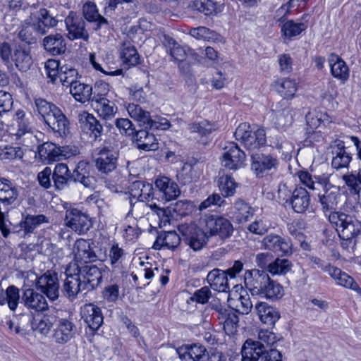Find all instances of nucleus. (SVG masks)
Listing matches in <instances>:
<instances>
[{
	"label": "nucleus",
	"mask_w": 361,
	"mask_h": 361,
	"mask_svg": "<svg viewBox=\"0 0 361 361\" xmlns=\"http://www.w3.org/2000/svg\"><path fill=\"white\" fill-rule=\"evenodd\" d=\"M35 104L39 115L44 123L54 133L59 134L61 137H66L69 134V121L57 106L42 98L35 99Z\"/></svg>",
	"instance_id": "nucleus-1"
},
{
	"label": "nucleus",
	"mask_w": 361,
	"mask_h": 361,
	"mask_svg": "<svg viewBox=\"0 0 361 361\" xmlns=\"http://www.w3.org/2000/svg\"><path fill=\"white\" fill-rule=\"evenodd\" d=\"M329 221L343 240V247H348L353 239L361 234V221L354 215L343 212H331Z\"/></svg>",
	"instance_id": "nucleus-2"
},
{
	"label": "nucleus",
	"mask_w": 361,
	"mask_h": 361,
	"mask_svg": "<svg viewBox=\"0 0 361 361\" xmlns=\"http://www.w3.org/2000/svg\"><path fill=\"white\" fill-rule=\"evenodd\" d=\"M69 272L77 274L86 291L98 287L103 278L102 270L96 265L91 264H79L77 262H71L69 264Z\"/></svg>",
	"instance_id": "nucleus-3"
},
{
	"label": "nucleus",
	"mask_w": 361,
	"mask_h": 361,
	"mask_svg": "<svg viewBox=\"0 0 361 361\" xmlns=\"http://www.w3.org/2000/svg\"><path fill=\"white\" fill-rule=\"evenodd\" d=\"M118 149L117 146L105 141L95 151L94 161L97 169L103 173L113 171L117 166Z\"/></svg>",
	"instance_id": "nucleus-4"
},
{
	"label": "nucleus",
	"mask_w": 361,
	"mask_h": 361,
	"mask_svg": "<svg viewBox=\"0 0 361 361\" xmlns=\"http://www.w3.org/2000/svg\"><path fill=\"white\" fill-rule=\"evenodd\" d=\"M126 109L132 118L139 122L140 125L146 128L164 130L169 129L171 126L169 121L166 118L157 117L152 119L149 111L134 103L128 104Z\"/></svg>",
	"instance_id": "nucleus-5"
},
{
	"label": "nucleus",
	"mask_w": 361,
	"mask_h": 361,
	"mask_svg": "<svg viewBox=\"0 0 361 361\" xmlns=\"http://www.w3.org/2000/svg\"><path fill=\"white\" fill-rule=\"evenodd\" d=\"M18 188L8 179L0 178V202L6 206L12 204L18 197ZM0 232L3 237L7 238L11 231L6 224L5 214L0 211Z\"/></svg>",
	"instance_id": "nucleus-6"
},
{
	"label": "nucleus",
	"mask_w": 361,
	"mask_h": 361,
	"mask_svg": "<svg viewBox=\"0 0 361 361\" xmlns=\"http://www.w3.org/2000/svg\"><path fill=\"white\" fill-rule=\"evenodd\" d=\"M247 123H240L235 130V137L240 140L249 149H255L266 144V133L263 128H258L255 131L250 130Z\"/></svg>",
	"instance_id": "nucleus-7"
},
{
	"label": "nucleus",
	"mask_w": 361,
	"mask_h": 361,
	"mask_svg": "<svg viewBox=\"0 0 361 361\" xmlns=\"http://www.w3.org/2000/svg\"><path fill=\"white\" fill-rule=\"evenodd\" d=\"M183 240L194 250H200L207 243V236L204 231L194 223H184L178 226Z\"/></svg>",
	"instance_id": "nucleus-8"
},
{
	"label": "nucleus",
	"mask_w": 361,
	"mask_h": 361,
	"mask_svg": "<svg viewBox=\"0 0 361 361\" xmlns=\"http://www.w3.org/2000/svg\"><path fill=\"white\" fill-rule=\"evenodd\" d=\"M279 160L276 156L270 154L256 152L251 155V170L258 178H262L269 172L276 171Z\"/></svg>",
	"instance_id": "nucleus-9"
},
{
	"label": "nucleus",
	"mask_w": 361,
	"mask_h": 361,
	"mask_svg": "<svg viewBox=\"0 0 361 361\" xmlns=\"http://www.w3.org/2000/svg\"><path fill=\"white\" fill-rule=\"evenodd\" d=\"M64 221L66 226L80 235L86 233L92 226L89 215L75 208L66 211Z\"/></svg>",
	"instance_id": "nucleus-10"
},
{
	"label": "nucleus",
	"mask_w": 361,
	"mask_h": 361,
	"mask_svg": "<svg viewBox=\"0 0 361 361\" xmlns=\"http://www.w3.org/2000/svg\"><path fill=\"white\" fill-rule=\"evenodd\" d=\"M77 327L71 319L62 318L56 320L51 334L52 341L57 345H65L73 339Z\"/></svg>",
	"instance_id": "nucleus-11"
},
{
	"label": "nucleus",
	"mask_w": 361,
	"mask_h": 361,
	"mask_svg": "<svg viewBox=\"0 0 361 361\" xmlns=\"http://www.w3.org/2000/svg\"><path fill=\"white\" fill-rule=\"evenodd\" d=\"M245 159V152L235 143L231 142L224 148L221 164L224 168L236 171L244 166Z\"/></svg>",
	"instance_id": "nucleus-12"
},
{
	"label": "nucleus",
	"mask_w": 361,
	"mask_h": 361,
	"mask_svg": "<svg viewBox=\"0 0 361 361\" xmlns=\"http://www.w3.org/2000/svg\"><path fill=\"white\" fill-rule=\"evenodd\" d=\"M64 22L70 39H82L87 41L89 39V33L85 28V20L75 12L70 11L65 18Z\"/></svg>",
	"instance_id": "nucleus-13"
},
{
	"label": "nucleus",
	"mask_w": 361,
	"mask_h": 361,
	"mask_svg": "<svg viewBox=\"0 0 361 361\" xmlns=\"http://www.w3.org/2000/svg\"><path fill=\"white\" fill-rule=\"evenodd\" d=\"M262 246L266 250L281 255L288 256L293 253L290 240L274 233L266 235L262 241Z\"/></svg>",
	"instance_id": "nucleus-14"
},
{
	"label": "nucleus",
	"mask_w": 361,
	"mask_h": 361,
	"mask_svg": "<svg viewBox=\"0 0 361 361\" xmlns=\"http://www.w3.org/2000/svg\"><path fill=\"white\" fill-rule=\"evenodd\" d=\"M269 280L268 274L259 269L247 271L244 276L245 285L252 295H260Z\"/></svg>",
	"instance_id": "nucleus-15"
},
{
	"label": "nucleus",
	"mask_w": 361,
	"mask_h": 361,
	"mask_svg": "<svg viewBox=\"0 0 361 361\" xmlns=\"http://www.w3.org/2000/svg\"><path fill=\"white\" fill-rule=\"evenodd\" d=\"M205 225L212 235H217L221 238L231 235L233 227L230 221L223 216L211 215L205 220Z\"/></svg>",
	"instance_id": "nucleus-16"
},
{
	"label": "nucleus",
	"mask_w": 361,
	"mask_h": 361,
	"mask_svg": "<svg viewBox=\"0 0 361 361\" xmlns=\"http://www.w3.org/2000/svg\"><path fill=\"white\" fill-rule=\"evenodd\" d=\"M36 287L50 300H55L59 294V283L56 273L47 271L37 279Z\"/></svg>",
	"instance_id": "nucleus-17"
},
{
	"label": "nucleus",
	"mask_w": 361,
	"mask_h": 361,
	"mask_svg": "<svg viewBox=\"0 0 361 361\" xmlns=\"http://www.w3.org/2000/svg\"><path fill=\"white\" fill-rule=\"evenodd\" d=\"M154 184L159 192V197L164 203L176 199L180 194L178 184L169 177H158Z\"/></svg>",
	"instance_id": "nucleus-18"
},
{
	"label": "nucleus",
	"mask_w": 361,
	"mask_h": 361,
	"mask_svg": "<svg viewBox=\"0 0 361 361\" xmlns=\"http://www.w3.org/2000/svg\"><path fill=\"white\" fill-rule=\"evenodd\" d=\"M35 20L32 23V27L39 35H44L47 29L56 27L62 18L58 16L52 15L46 8H41L35 15Z\"/></svg>",
	"instance_id": "nucleus-19"
},
{
	"label": "nucleus",
	"mask_w": 361,
	"mask_h": 361,
	"mask_svg": "<svg viewBox=\"0 0 361 361\" xmlns=\"http://www.w3.org/2000/svg\"><path fill=\"white\" fill-rule=\"evenodd\" d=\"M180 358L185 361H209V354L204 345H185L177 349Z\"/></svg>",
	"instance_id": "nucleus-20"
},
{
	"label": "nucleus",
	"mask_w": 361,
	"mask_h": 361,
	"mask_svg": "<svg viewBox=\"0 0 361 361\" xmlns=\"http://www.w3.org/2000/svg\"><path fill=\"white\" fill-rule=\"evenodd\" d=\"M80 315L85 323L92 331H97L103 324L101 309L94 304H86L81 307Z\"/></svg>",
	"instance_id": "nucleus-21"
},
{
	"label": "nucleus",
	"mask_w": 361,
	"mask_h": 361,
	"mask_svg": "<svg viewBox=\"0 0 361 361\" xmlns=\"http://www.w3.org/2000/svg\"><path fill=\"white\" fill-rule=\"evenodd\" d=\"M75 261L79 264H87L97 259V255L90 246V243L85 239H78L73 247Z\"/></svg>",
	"instance_id": "nucleus-22"
},
{
	"label": "nucleus",
	"mask_w": 361,
	"mask_h": 361,
	"mask_svg": "<svg viewBox=\"0 0 361 361\" xmlns=\"http://www.w3.org/2000/svg\"><path fill=\"white\" fill-rule=\"evenodd\" d=\"M65 273L66 278L64 280L62 291L69 300H73L80 292L86 291V288L82 286V283L76 273L69 272V265Z\"/></svg>",
	"instance_id": "nucleus-23"
},
{
	"label": "nucleus",
	"mask_w": 361,
	"mask_h": 361,
	"mask_svg": "<svg viewBox=\"0 0 361 361\" xmlns=\"http://www.w3.org/2000/svg\"><path fill=\"white\" fill-rule=\"evenodd\" d=\"M80 122L84 132L93 140H100L103 127L100 122L92 114L83 112L80 115Z\"/></svg>",
	"instance_id": "nucleus-24"
},
{
	"label": "nucleus",
	"mask_w": 361,
	"mask_h": 361,
	"mask_svg": "<svg viewBox=\"0 0 361 361\" xmlns=\"http://www.w3.org/2000/svg\"><path fill=\"white\" fill-rule=\"evenodd\" d=\"M32 115L23 109H18L14 116L17 130L15 133L17 139L23 136H32V127L31 125Z\"/></svg>",
	"instance_id": "nucleus-25"
},
{
	"label": "nucleus",
	"mask_w": 361,
	"mask_h": 361,
	"mask_svg": "<svg viewBox=\"0 0 361 361\" xmlns=\"http://www.w3.org/2000/svg\"><path fill=\"white\" fill-rule=\"evenodd\" d=\"M292 209L297 213H304L310 207V196L307 190L302 187H295L293 190L289 202Z\"/></svg>",
	"instance_id": "nucleus-26"
},
{
	"label": "nucleus",
	"mask_w": 361,
	"mask_h": 361,
	"mask_svg": "<svg viewBox=\"0 0 361 361\" xmlns=\"http://www.w3.org/2000/svg\"><path fill=\"white\" fill-rule=\"evenodd\" d=\"M43 46L47 51L54 56L63 54L66 49V39L61 33L51 34L45 37Z\"/></svg>",
	"instance_id": "nucleus-27"
},
{
	"label": "nucleus",
	"mask_w": 361,
	"mask_h": 361,
	"mask_svg": "<svg viewBox=\"0 0 361 361\" xmlns=\"http://www.w3.org/2000/svg\"><path fill=\"white\" fill-rule=\"evenodd\" d=\"M331 75L338 80L345 82L349 78V68L345 62L337 54H331L328 58Z\"/></svg>",
	"instance_id": "nucleus-28"
},
{
	"label": "nucleus",
	"mask_w": 361,
	"mask_h": 361,
	"mask_svg": "<svg viewBox=\"0 0 361 361\" xmlns=\"http://www.w3.org/2000/svg\"><path fill=\"white\" fill-rule=\"evenodd\" d=\"M207 281L214 290L226 292L229 289L227 274L219 269L210 271L207 274Z\"/></svg>",
	"instance_id": "nucleus-29"
},
{
	"label": "nucleus",
	"mask_w": 361,
	"mask_h": 361,
	"mask_svg": "<svg viewBox=\"0 0 361 361\" xmlns=\"http://www.w3.org/2000/svg\"><path fill=\"white\" fill-rule=\"evenodd\" d=\"M153 193L152 185L142 180L133 182L130 186V204L132 198L140 202L149 201Z\"/></svg>",
	"instance_id": "nucleus-30"
},
{
	"label": "nucleus",
	"mask_w": 361,
	"mask_h": 361,
	"mask_svg": "<svg viewBox=\"0 0 361 361\" xmlns=\"http://www.w3.org/2000/svg\"><path fill=\"white\" fill-rule=\"evenodd\" d=\"M219 323L223 324V328L228 335L234 334L238 326V317L231 310L221 308L218 311Z\"/></svg>",
	"instance_id": "nucleus-31"
},
{
	"label": "nucleus",
	"mask_w": 361,
	"mask_h": 361,
	"mask_svg": "<svg viewBox=\"0 0 361 361\" xmlns=\"http://www.w3.org/2000/svg\"><path fill=\"white\" fill-rule=\"evenodd\" d=\"M255 310L259 319L266 324L274 325L280 318L279 311L274 307L266 302H258L255 305Z\"/></svg>",
	"instance_id": "nucleus-32"
},
{
	"label": "nucleus",
	"mask_w": 361,
	"mask_h": 361,
	"mask_svg": "<svg viewBox=\"0 0 361 361\" xmlns=\"http://www.w3.org/2000/svg\"><path fill=\"white\" fill-rule=\"evenodd\" d=\"M25 305L36 311H44L47 309L48 304L45 298L32 289H27L23 296Z\"/></svg>",
	"instance_id": "nucleus-33"
},
{
	"label": "nucleus",
	"mask_w": 361,
	"mask_h": 361,
	"mask_svg": "<svg viewBox=\"0 0 361 361\" xmlns=\"http://www.w3.org/2000/svg\"><path fill=\"white\" fill-rule=\"evenodd\" d=\"M180 240V237L176 231L165 232L157 237L153 247L156 250L164 247L173 250L179 246Z\"/></svg>",
	"instance_id": "nucleus-34"
},
{
	"label": "nucleus",
	"mask_w": 361,
	"mask_h": 361,
	"mask_svg": "<svg viewBox=\"0 0 361 361\" xmlns=\"http://www.w3.org/2000/svg\"><path fill=\"white\" fill-rule=\"evenodd\" d=\"M134 140L137 147L145 151H154L159 147L154 135L145 130L136 132Z\"/></svg>",
	"instance_id": "nucleus-35"
},
{
	"label": "nucleus",
	"mask_w": 361,
	"mask_h": 361,
	"mask_svg": "<svg viewBox=\"0 0 361 361\" xmlns=\"http://www.w3.org/2000/svg\"><path fill=\"white\" fill-rule=\"evenodd\" d=\"M341 195L340 190L338 187L330 185L325 190L324 195L319 196L322 209L326 211L335 209L338 203Z\"/></svg>",
	"instance_id": "nucleus-36"
},
{
	"label": "nucleus",
	"mask_w": 361,
	"mask_h": 361,
	"mask_svg": "<svg viewBox=\"0 0 361 361\" xmlns=\"http://www.w3.org/2000/svg\"><path fill=\"white\" fill-rule=\"evenodd\" d=\"M264 351L265 350L255 341L247 339L242 348V361H257Z\"/></svg>",
	"instance_id": "nucleus-37"
},
{
	"label": "nucleus",
	"mask_w": 361,
	"mask_h": 361,
	"mask_svg": "<svg viewBox=\"0 0 361 361\" xmlns=\"http://www.w3.org/2000/svg\"><path fill=\"white\" fill-rule=\"evenodd\" d=\"M57 317L53 314H44L34 319L32 323L33 331H37L42 335H47L54 324L56 322Z\"/></svg>",
	"instance_id": "nucleus-38"
},
{
	"label": "nucleus",
	"mask_w": 361,
	"mask_h": 361,
	"mask_svg": "<svg viewBox=\"0 0 361 361\" xmlns=\"http://www.w3.org/2000/svg\"><path fill=\"white\" fill-rule=\"evenodd\" d=\"M332 153L334 154L331 166L336 169L346 168L348 166L351 157L345 150L344 145L339 141L334 147Z\"/></svg>",
	"instance_id": "nucleus-39"
},
{
	"label": "nucleus",
	"mask_w": 361,
	"mask_h": 361,
	"mask_svg": "<svg viewBox=\"0 0 361 361\" xmlns=\"http://www.w3.org/2000/svg\"><path fill=\"white\" fill-rule=\"evenodd\" d=\"M231 214L238 223L245 222L252 216L254 211L250 205L241 199H238L233 204Z\"/></svg>",
	"instance_id": "nucleus-40"
},
{
	"label": "nucleus",
	"mask_w": 361,
	"mask_h": 361,
	"mask_svg": "<svg viewBox=\"0 0 361 361\" xmlns=\"http://www.w3.org/2000/svg\"><path fill=\"white\" fill-rule=\"evenodd\" d=\"M38 153L48 164L61 160V147L52 142H47L39 145Z\"/></svg>",
	"instance_id": "nucleus-41"
},
{
	"label": "nucleus",
	"mask_w": 361,
	"mask_h": 361,
	"mask_svg": "<svg viewBox=\"0 0 361 361\" xmlns=\"http://www.w3.org/2000/svg\"><path fill=\"white\" fill-rule=\"evenodd\" d=\"M51 174L54 185L57 190L63 189L68 181L71 180V171L66 164H57Z\"/></svg>",
	"instance_id": "nucleus-42"
},
{
	"label": "nucleus",
	"mask_w": 361,
	"mask_h": 361,
	"mask_svg": "<svg viewBox=\"0 0 361 361\" xmlns=\"http://www.w3.org/2000/svg\"><path fill=\"white\" fill-rule=\"evenodd\" d=\"M70 93L76 101L85 103L92 98V87L78 80L70 87Z\"/></svg>",
	"instance_id": "nucleus-43"
},
{
	"label": "nucleus",
	"mask_w": 361,
	"mask_h": 361,
	"mask_svg": "<svg viewBox=\"0 0 361 361\" xmlns=\"http://www.w3.org/2000/svg\"><path fill=\"white\" fill-rule=\"evenodd\" d=\"M88 163L85 161H80L73 173H71V180L75 182H80L84 186L89 188L92 186V178L89 176Z\"/></svg>",
	"instance_id": "nucleus-44"
},
{
	"label": "nucleus",
	"mask_w": 361,
	"mask_h": 361,
	"mask_svg": "<svg viewBox=\"0 0 361 361\" xmlns=\"http://www.w3.org/2000/svg\"><path fill=\"white\" fill-rule=\"evenodd\" d=\"M272 87L281 97L288 99H292L298 90L295 81L290 78L274 81Z\"/></svg>",
	"instance_id": "nucleus-45"
},
{
	"label": "nucleus",
	"mask_w": 361,
	"mask_h": 361,
	"mask_svg": "<svg viewBox=\"0 0 361 361\" xmlns=\"http://www.w3.org/2000/svg\"><path fill=\"white\" fill-rule=\"evenodd\" d=\"M92 103L99 116L105 120L112 118L116 112V104L107 98H99Z\"/></svg>",
	"instance_id": "nucleus-46"
},
{
	"label": "nucleus",
	"mask_w": 361,
	"mask_h": 361,
	"mask_svg": "<svg viewBox=\"0 0 361 361\" xmlns=\"http://www.w3.org/2000/svg\"><path fill=\"white\" fill-rule=\"evenodd\" d=\"M11 61H13L16 68L23 72L27 71L32 65L30 51L20 47L14 50Z\"/></svg>",
	"instance_id": "nucleus-47"
},
{
	"label": "nucleus",
	"mask_w": 361,
	"mask_h": 361,
	"mask_svg": "<svg viewBox=\"0 0 361 361\" xmlns=\"http://www.w3.org/2000/svg\"><path fill=\"white\" fill-rule=\"evenodd\" d=\"M82 13L87 21L97 23L96 29L107 24V20L99 14L97 6L94 3H85L82 7Z\"/></svg>",
	"instance_id": "nucleus-48"
},
{
	"label": "nucleus",
	"mask_w": 361,
	"mask_h": 361,
	"mask_svg": "<svg viewBox=\"0 0 361 361\" xmlns=\"http://www.w3.org/2000/svg\"><path fill=\"white\" fill-rule=\"evenodd\" d=\"M307 28V24L303 22H295L292 20H287L283 23L281 27L282 35L291 39L299 35L302 31Z\"/></svg>",
	"instance_id": "nucleus-49"
},
{
	"label": "nucleus",
	"mask_w": 361,
	"mask_h": 361,
	"mask_svg": "<svg viewBox=\"0 0 361 361\" xmlns=\"http://www.w3.org/2000/svg\"><path fill=\"white\" fill-rule=\"evenodd\" d=\"M283 295L284 289L283 286L269 278L260 296L266 298L267 299L276 300L281 298Z\"/></svg>",
	"instance_id": "nucleus-50"
},
{
	"label": "nucleus",
	"mask_w": 361,
	"mask_h": 361,
	"mask_svg": "<svg viewBox=\"0 0 361 361\" xmlns=\"http://www.w3.org/2000/svg\"><path fill=\"white\" fill-rule=\"evenodd\" d=\"M163 44L175 60L182 61L185 59V49L170 36L164 35Z\"/></svg>",
	"instance_id": "nucleus-51"
},
{
	"label": "nucleus",
	"mask_w": 361,
	"mask_h": 361,
	"mask_svg": "<svg viewBox=\"0 0 361 361\" xmlns=\"http://www.w3.org/2000/svg\"><path fill=\"white\" fill-rule=\"evenodd\" d=\"M47 222L48 219L47 216L43 214L27 215L20 222V227L25 233H32L37 226Z\"/></svg>",
	"instance_id": "nucleus-52"
},
{
	"label": "nucleus",
	"mask_w": 361,
	"mask_h": 361,
	"mask_svg": "<svg viewBox=\"0 0 361 361\" xmlns=\"http://www.w3.org/2000/svg\"><path fill=\"white\" fill-rule=\"evenodd\" d=\"M307 126L312 129H316L322 123H331L328 114L319 110L314 109L309 111L306 115Z\"/></svg>",
	"instance_id": "nucleus-53"
},
{
	"label": "nucleus",
	"mask_w": 361,
	"mask_h": 361,
	"mask_svg": "<svg viewBox=\"0 0 361 361\" xmlns=\"http://www.w3.org/2000/svg\"><path fill=\"white\" fill-rule=\"evenodd\" d=\"M121 56L123 61L129 66H135L139 63V54L135 47L130 42H124L122 44Z\"/></svg>",
	"instance_id": "nucleus-54"
},
{
	"label": "nucleus",
	"mask_w": 361,
	"mask_h": 361,
	"mask_svg": "<svg viewBox=\"0 0 361 361\" xmlns=\"http://www.w3.org/2000/svg\"><path fill=\"white\" fill-rule=\"evenodd\" d=\"M279 341L278 336L267 329H260L258 331L257 340L255 341L264 350L272 348V346Z\"/></svg>",
	"instance_id": "nucleus-55"
},
{
	"label": "nucleus",
	"mask_w": 361,
	"mask_h": 361,
	"mask_svg": "<svg viewBox=\"0 0 361 361\" xmlns=\"http://www.w3.org/2000/svg\"><path fill=\"white\" fill-rule=\"evenodd\" d=\"M78 73L76 69L62 66L60 68V72L57 78H59L63 86L70 87L75 82L78 80Z\"/></svg>",
	"instance_id": "nucleus-56"
},
{
	"label": "nucleus",
	"mask_w": 361,
	"mask_h": 361,
	"mask_svg": "<svg viewBox=\"0 0 361 361\" xmlns=\"http://www.w3.org/2000/svg\"><path fill=\"white\" fill-rule=\"evenodd\" d=\"M343 179L352 193L355 195L360 194L361 191V167L357 173L352 172L344 175Z\"/></svg>",
	"instance_id": "nucleus-57"
},
{
	"label": "nucleus",
	"mask_w": 361,
	"mask_h": 361,
	"mask_svg": "<svg viewBox=\"0 0 361 361\" xmlns=\"http://www.w3.org/2000/svg\"><path fill=\"white\" fill-rule=\"evenodd\" d=\"M237 185L234 179L228 175L222 176L219 179V188L224 197L233 196Z\"/></svg>",
	"instance_id": "nucleus-58"
},
{
	"label": "nucleus",
	"mask_w": 361,
	"mask_h": 361,
	"mask_svg": "<svg viewBox=\"0 0 361 361\" xmlns=\"http://www.w3.org/2000/svg\"><path fill=\"white\" fill-rule=\"evenodd\" d=\"M194 6L198 11L205 16H214L219 11L216 3L212 0H197Z\"/></svg>",
	"instance_id": "nucleus-59"
},
{
	"label": "nucleus",
	"mask_w": 361,
	"mask_h": 361,
	"mask_svg": "<svg viewBox=\"0 0 361 361\" xmlns=\"http://www.w3.org/2000/svg\"><path fill=\"white\" fill-rule=\"evenodd\" d=\"M23 156V152L19 147H12L10 145L0 146V159L12 160L15 159H21Z\"/></svg>",
	"instance_id": "nucleus-60"
},
{
	"label": "nucleus",
	"mask_w": 361,
	"mask_h": 361,
	"mask_svg": "<svg viewBox=\"0 0 361 361\" xmlns=\"http://www.w3.org/2000/svg\"><path fill=\"white\" fill-rule=\"evenodd\" d=\"M290 262L286 259L277 258L269 264V271L272 274H286L290 271Z\"/></svg>",
	"instance_id": "nucleus-61"
},
{
	"label": "nucleus",
	"mask_w": 361,
	"mask_h": 361,
	"mask_svg": "<svg viewBox=\"0 0 361 361\" xmlns=\"http://www.w3.org/2000/svg\"><path fill=\"white\" fill-rule=\"evenodd\" d=\"M4 305L7 303L11 310H15L18 305L20 294L19 290L14 286H10L4 292Z\"/></svg>",
	"instance_id": "nucleus-62"
},
{
	"label": "nucleus",
	"mask_w": 361,
	"mask_h": 361,
	"mask_svg": "<svg viewBox=\"0 0 361 361\" xmlns=\"http://www.w3.org/2000/svg\"><path fill=\"white\" fill-rule=\"evenodd\" d=\"M190 35L197 39L211 40L216 39L217 34L209 28L200 26L190 29Z\"/></svg>",
	"instance_id": "nucleus-63"
},
{
	"label": "nucleus",
	"mask_w": 361,
	"mask_h": 361,
	"mask_svg": "<svg viewBox=\"0 0 361 361\" xmlns=\"http://www.w3.org/2000/svg\"><path fill=\"white\" fill-rule=\"evenodd\" d=\"M271 228L270 223L263 219H256L247 226V230L256 235H262L267 233Z\"/></svg>",
	"instance_id": "nucleus-64"
}]
</instances>
